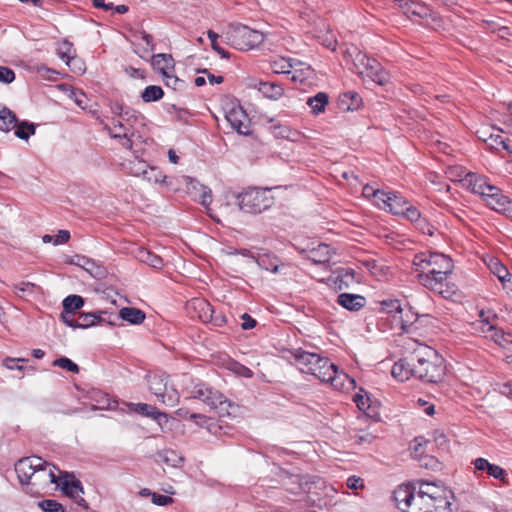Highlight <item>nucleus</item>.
I'll list each match as a JSON object with an SVG mask.
<instances>
[{"instance_id": "f257e3e1", "label": "nucleus", "mask_w": 512, "mask_h": 512, "mask_svg": "<svg viewBox=\"0 0 512 512\" xmlns=\"http://www.w3.org/2000/svg\"><path fill=\"white\" fill-rule=\"evenodd\" d=\"M293 357L301 372L311 374L322 382H330L335 389H343L345 382L350 385L355 383L354 379L340 371L328 358L302 349H296L293 352Z\"/></svg>"}, {"instance_id": "f03ea898", "label": "nucleus", "mask_w": 512, "mask_h": 512, "mask_svg": "<svg viewBox=\"0 0 512 512\" xmlns=\"http://www.w3.org/2000/svg\"><path fill=\"white\" fill-rule=\"evenodd\" d=\"M412 360H415V378L429 383H437L444 378V359L435 349L418 344L412 352Z\"/></svg>"}, {"instance_id": "7ed1b4c3", "label": "nucleus", "mask_w": 512, "mask_h": 512, "mask_svg": "<svg viewBox=\"0 0 512 512\" xmlns=\"http://www.w3.org/2000/svg\"><path fill=\"white\" fill-rule=\"evenodd\" d=\"M273 203L274 198L268 188H249L238 195L239 208L246 213H261L269 209Z\"/></svg>"}, {"instance_id": "20e7f679", "label": "nucleus", "mask_w": 512, "mask_h": 512, "mask_svg": "<svg viewBox=\"0 0 512 512\" xmlns=\"http://www.w3.org/2000/svg\"><path fill=\"white\" fill-rule=\"evenodd\" d=\"M192 395L194 398L204 402L211 409L217 410L220 416H229L231 414L230 409L235 408L222 393L203 383L195 385Z\"/></svg>"}, {"instance_id": "39448f33", "label": "nucleus", "mask_w": 512, "mask_h": 512, "mask_svg": "<svg viewBox=\"0 0 512 512\" xmlns=\"http://www.w3.org/2000/svg\"><path fill=\"white\" fill-rule=\"evenodd\" d=\"M149 390L157 397L158 401L169 407H175L179 403L178 391L168 385V376L164 373L149 375L147 378Z\"/></svg>"}, {"instance_id": "423d86ee", "label": "nucleus", "mask_w": 512, "mask_h": 512, "mask_svg": "<svg viewBox=\"0 0 512 512\" xmlns=\"http://www.w3.org/2000/svg\"><path fill=\"white\" fill-rule=\"evenodd\" d=\"M232 39L238 49L249 50L259 46L264 41V35L258 30L241 25L234 29Z\"/></svg>"}, {"instance_id": "0eeeda50", "label": "nucleus", "mask_w": 512, "mask_h": 512, "mask_svg": "<svg viewBox=\"0 0 512 512\" xmlns=\"http://www.w3.org/2000/svg\"><path fill=\"white\" fill-rule=\"evenodd\" d=\"M225 118L239 134L249 135L251 133L250 118L238 103L232 102L230 105H227Z\"/></svg>"}, {"instance_id": "6e6552de", "label": "nucleus", "mask_w": 512, "mask_h": 512, "mask_svg": "<svg viewBox=\"0 0 512 512\" xmlns=\"http://www.w3.org/2000/svg\"><path fill=\"white\" fill-rule=\"evenodd\" d=\"M373 197L380 208L388 209L395 215H402L405 207L409 204L406 199L395 192L377 190L373 191Z\"/></svg>"}, {"instance_id": "1a4fd4ad", "label": "nucleus", "mask_w": 512, "mask_h": 512, "mask_svg": "<svg viewBox=\"0 0 512 512\" xmlns=\"http://www.w3.org/2000/svg\"><path fill=\"white\" fill-rule=\"evenodd\" d=\"M41 465H44V460L37 456L24 457L18 460L15 464V472L17 474L19 483L22 486L29 487L36 469Z\"/></svg>"}, {"instance_id": "9d476101", "label": "nucleus", "mask_w": 512, "mask_h": 512, "mask_svg": "<svg viewBox=\"0 0 512 512\" xmlns=\"http://www.w3.org/2000/svg\"><path fill=\"white\" fill-rule=\"evenodd\" d=\"M54 468L53 465L44 461V465L36 469L32 482L29 485L30 489H27L26 492H34V488H36V490L46 489L50 485L57 483Z\"/></svg>"}, {"instance_id": "9b49d317", "label": "nucleus", "mask_w": 512, "mask_h": 512, "mask_svg": "<svg viewBox=\"0 0 512 512\" xmlns=\"http://www.w3.org/2000/svg\"><path fill=\"white\" fill-rule=\"evenodd\" d=\"M449 274L435 272V274L421 271L417 274V279L420 284L431 291L439 293L444 297L449 296V290L446 289V280Z\"/></svg>"}, {"instance_id": "f8f14e48", "label": "nucleus", "mask_w": 512, "mask_h": 512, "mask_svg": "<svg viewBox=\"0 0 512 512\" xmlns=\"http://www.w3.org/2000/svg\"><path fill=\"white\" fill-rule=\"evenodd\" d=\"M428 261V269L426 272L435 274V272L443 274H451L453 271L452 259L442 253H430Z\"/></svg>"}, {"instance_id": "ddd939ff", "label": "nucleus", "mask_w": 512, "mask_h": 512, "mask_svg": "<svg viewBox=\"0 0 512 512\" xmlns=\"http://www.w3.org/2000/svg\"><path fill=\"white\" fill-rule=\"evenodd\" d=\"M414 365L415 360H412L411 353L408 357L400 359L394 363L391 374L395 379L399 381L408 380L411 377H414Z\"/></svg>"}, {"instance_id": "4468645a", "label": "nucleus", "mask_w": 512, "mask_h": 512, "mask_svg": "<svg viewBox=\"0 0 512 512\" xmlns=\"http://www.w3.org/2000/svg\"><path fill=\"white\" fill-rule=\"evenodd\" d=\"M504 131L500 128L493 127L488 137H483V142L486 143L487 147L491 150H505L511 153L509 145V137L503 136Z\"/></svg>"}, {"instance_id": "2eb2a0df", "label": "nucleus", "mask_w": 512, "mask_h": 512, "mask_svg": "<svg viewBox=\"0 0 512 512\" xmlns=\"http://www.w3.org/2000/svg\"><path fill=\"white\" fill-rule=\"evenodd\" d=\"M465 182L471 188L473 193L479 194L485 199L491 192H495V186L490 185L484 178L474 173H468L465 177Z\"/></svg>"}, {"instance_id": "dca6fc26", "label": "nucleus", "mask_w": 512, "mask_h": 512, "mask_svg": "<svg viewBox=\"0 0 512 512\" xmlns=\"http://www.w3.org/2000/svg\"><path fill=\"white\" fill-rule=\"evenodd\" d=\"M473 464L476 471H485L489 476L508 483L507 474L500 466L489 463L485 458H476Z\"/></svg>"}, {"instance_id": "f3484780", "label": "nucleus", "mask_w": 512, "mask_h": 512, "mask_svg": "<svg viewBox=\"0 0 512 512\" xmlns=\"http://www.w3.org/2000/svg\"><path fill=\"white\" fill-rule=\"evenodd\" d=\"M393 495L397 507L404 512H410L415 491L409 486L400 485L394 491Z\"/></svg>"}, {"instance_id": "a211bd4d", "label": "nucleus", "mask_w": 512, "mask_h": 512, "mask_svg": "<svg viewBox=\"0 0 512 512\" xmlns=\"http://www.w3.org/2000/svg\"><path fill=\"white\" fill-rule=\"evenodd\" d=\"M365 77L369 78L378 85H385L390 79L389 73L374 58H372L368 69L365 70L364 78Z\"/></svg>"}, {"instance_id": "6ab92c4d", "label": "nucleus", "mask_w": 512, "mask_h": 512, "mask_svg": "<svg viewBox=\"0 0 512 512\" xmlns=\"http://www.w3.org/2000/svg\"><path fill=\"white\" fill-rule=\"evenodd\" d=\"M333 249L328 244L320 243L308 251L307 258L316 264H325L330 261Z\"/></svg>"}, {"instance_id": "aec40b11", "label": "nucleus", "mask_w": 512, "mask_h": 512, "mask_svg": "<svg viewBox=\"0 0 512 512\" xmlns=\"http://www.w3.org/2000/svg\"><path fill=\"white\" fill-rule=\"evenodd\" d=\"M337 303L349 311H358L365 306L366 299L358 294L341 293Z\"/></svg>"}, {"instance_id": "412c9836", "label": "nucleus", "mask_w": 512, "mask_h": 512, "mask_svg": "<svg viewBox=\"0 0 512 512\" xmlns=\"http://www.w3.org/2000/svg\"><path fill=\"white\" fill-rule=\"evenodd\" d=\"M189 307L197 312L198 318L202 322H208L213 319L214 308L207 300L203 298L192 299Z\"/></svg>"}, {"instance_id": "4be33fe9", "label": "nucleus", "mask_w": 512, "mask_h": 512, "mask_svg": "<svg viewBox=\"0 0 512 512\" xmlns=\"http://www.w3.org/2000/svg\"><path fill=\"white\" fill-rule=\"evenodd\" d=\"M331 280L333 281L336 289H346L355 282V272L350 268H341L334 273Z\"/></svg>"}, {"instance_id": "5701e85b", "label": "nucleus", "mask_w": 512, "mask_h": 512, "mask_svg": "<svg viewBox=\"0 0 512 512\" xmlns=\"http://www.w3.org/2000/svg\"><path fill=\"white\" fill-rule=\"evenodd\" d=\"M432 13L431 8L422 2L411 1L404 6V14L409 18L427 19L432 16Z\"/></svg>"}, {"instance_id": "b1692460", "label": "nucleus", "mask_w": 512, "mask_h": 512, "mask_svg": "<svg viewBox=\"0 0 512 512\" xmlns=\"http://www.w3.org/2000/svg\"><path fill=\"white\" fill-rule=\"evenodd\" d=\"M487 265L491 273L494 274L503 285H505L506 282H510V272L498 258H490Z\"/></svg>"}, {"instance_id": "393cba45", "label": "nucleus", "mask_w": 512, "mask_h": 512, "mask_svg": "<svg viewBox=\"0 0 512 512\" xmlns=\"http://www.w3.org/2000/svg\"><path fill=\"white\" fill-rule=\"evenodd\" d=\"M362 104V98L356 92L349 91L343 93L339 98V106L342 110L354 111Z\"/></svg>"}, {"instance_id": "a878e982", "label": "nucleus", "mask_w": 512, "mask_h": 512, "mask_svg": "<svg viewBox=\"0 0 512 512\" xmlns=\"http://www.w3.org/2000/svg\"><path fill=\"white\" fill-rule=\"evenodd\" d=\"M152 65L162 75H166L170 70L174 69V59L170 54H157L152 57Z\"/></svg>"}, {"instance_id": "bb28decb", "label": "nucleus", "mask_w": 512, "mask_h": 512, "mask_svg": "<svg viewBox=\"0 0 512 512\" xmlns=\"http://www.w3.org/2000/svg\"><path fill=\"white\" fill-rule=\"evenodd\" d=\"M487 204L498 212H504L510 204L508 197L500 193L499 189L495 187V192H491L485 199Z\"/></svg>"}, {"instance_id": "cd10ccee", "label": "nucleus", "mask_w": 512, "mask_h": 512, "mask_svg": "<svg viewBox=\"0 0 512 512\" xmlns=\"http://www.w3.org/2000/svg\"><path fill=\"white\" fill-rule=\"evenodd\" d=\"M432 499L419 491L415 492L410 512H433Z\"/></svg>"}, {"instance_id": "c85d7f7f", "label": "nucleus", "mask_w": 512, "mask_h": 512, "mask_svg": "<svg viewBox=\"0 0 512 512\" xmlns=\"http://www.w3.org/2000/svg\"><path fill=\"white\" fill-rule=\"evenodd\" d=\"M107 311H97L93 313H80L79 319L75 323L76 328H88L97 323V319L100 321H106L102 315H106Z\"/></svg>"}, {"instance_id": "c756f323", "label": "nucleus", "mask_w": 512, "mask_h": 512, "mask_svg": "<svg viewBox=\"0 0 512 512\" xmlns=\"http://www.w3.org/2000/svg\"><path fill=\"white\" fill-rule=\"evenodd\" d=\"M145 317V313L142 310L133 307H124L119 312V318L131 324H141Z\"/></svg>"}, {"instance_id": "7c9ffc66", "label": "nucleus", "mask_w": 512, "mask_h": 512, "mask_svg": "<svg viewBox=\"0 0 512 512\" xmlns=\"http://www.w3.org/2000/svg\"><path fill=\"white\" fill-rule=\"evenodd\" d=\"M258 90L267 98L277 100L282 97L284 89L281 85L272 82H259Z\"/></svg>"}, {"instance_id": "2f4dec72", "label": "nucleus", "mask_w": 512, "mask_h": 512, "mask_svg": "<svg viewBox=\"0 0 512 512\" xmlns=\"http://www.w3.org/2000/svg\"><path fill=\"white\" fill-rule=\"evenodd\" d=\"M18 119L16 115L7 107L0 108V130L9 132L16 127Z\"/></svg>"}, {"instance_id": "473e14b6", "label": "nucleus", "mask_w": 512, "mask_h": 512, "mask_svg": "<svg viewBox=\"0 0 512 512\" xmlns=\"http://www.w3.org/2000/svg\"><path fill=\"white\" fill-rule=\"evenodd\" d=\"M329 97L324 92H319L313 97H309L307 105L311 108V112L315 115L323 112L328 104Z\"/></svg>"}, {"instance_id": "72a5a7b5", "label": "nucleus", "mask_w": 512, "mask_h": 512, "mask_svg": "<svg viewBox=\"0 0 512 512\" xmlns=\"http://www.w3.org/2000/svg\"><path fill=\"white\" fill-rule=\"evenodd\" d=\"M61 484L62 491L73 499H77V497H79V494L83 493V487L79 480L64 479Z\"/></svg>"}, {"instance_id": "f704fd0d", "label": "nucleus", "mask_w": 512, "mask_h": 512, "mask_svg": "<svg viewBox=\"0 0 512 512\" xmlns=\"http://www.w3.org/2000/svg\"><path fill=\"white\" fill-rule=\"evenodd\" d=\"M160 459L171 467H180L184 458L175 450L167 449L159 454Z\"/></svg>"}, {"instance_id": "c9c22d12", "label": "nucleus", "mask_w": 512, "mask_h": 512, "mask_svg": "<svg viewBox=\"0 0 512 512\" xmlns=\"http://www.w3.org/2000/svg\"><path fill=\"white\" fill-rule=\"evenodd\" d=\"M163 95L164 91L160 86L149 85L143 90L141 98L145 103H150L160 100Z\"/></svg>"}, {"instance_id": "e433bc0d", "label": "nucleus", "mask_w": 512, "mask_h": 512, "mask_svg": "<svg viewBox=\"0 0 512 512\" xmlns=\"http://www.w3.org/2000/svg\"><path fill=\"white\" fill-rule=\"evenodd\" d=\"M135 412L151 417L153 419H159L160 417H166L165 413L159 412L154 406L145 403L132 404Z\"/></svg>"}, {"instance_id": "4c0bfd02", "label": "nucleus", "mask_w": 512, "mask_h": 512, "mask_svg": "<svg viewBox=\"0 0 512 512\" xmlns=\"http://www.w3.org/2000/svg\"><path fill=\"white\" fill-rule=\"evenodd\" d=\"M142 178L146 180L148 183H164L166 179V175L156 166H148Z\"/></svg>"}, {"instance_id": "58836bf2", "label": "nucleus", "mask_w": 512, "mask_h": 512, "mask_svg": "<svg viewBox=\"0 0 512 512\" xmlns=\"http://www.w3.org/2000/svg\"><path fill=\"white\" fill-rule=\"evenodd\" d=\"M372 58L368 57L366 54L362 52H358L355 55V58L353 60V67L355 72L360 75L362 78H364L365 70L368 69V66L371 62Z\"/></svg>"}, {"instance_id": "ea45409f", "label": "nucleus", "mask_w": 512, "mask_h": 512, "mask_svg": "<svg viewBox=\"0 0 512 512\" xmlns=\"http://www.w3.org/2000/svg\"><path fill=\"white\" fill-rule=\"evenodd\" d=\"M445 490L446 489L442 485L428 481H421L418 491L425 496L429 495V498L432 499L434 496H437V494L445 492Z\"/></svg>"}, {"instance_id": "a19ab883", "label": "nucleus", "mask_w": 512, "mask_h": 512, "mask_svg": "<svg viewBox=\"0 0 512 512\" xmlns=\"http://www.w3.org/2000/svg\"><path fill=\"white\" fill-rule=\"evenodd\" d=\"M149 165L138 158L130 160L125 168L133 176L142 177Z\"/></svg>"}, {"instance_id": "79ce46f5", "label": "nucleus", "mask_w": 512, "mask_h": 512, "mask_svg": "<svg viewBox=\"0 0 512 512\" xmlns=\"http://www.w3.org/2000/svg\"><path fill=\"white\" fill-rule=\"evenodd\" d=\"M136 38L139 39L141 43L145 45V48L144 53H141L139 50H135V53L138 54L141 58L146 59L149 52L154 49L153 37L146 31H140L136 35Z\"/></svg>"}, {"instance_id": "37998d69", "label": "nucleus", "mask_w": 512, "mask_h": 512, "mask_svg": "<svg viewBox=\"0 0 512 512\" xmlns=\"http://www.w3.org/2000/svg\"><path fill=\"white\" fill-rule=\"evenodd\" d=\"M84 264L86 266L83 269L96 279H103L107 275L106 268L97 264L92 259H90V261H84Z\"/></svg>"}, {"instance_id": "c03bdc74", "label": "nucleus", "mask_w": 512, "mask_h": 512, "mask_svg": "<svg viewBox=\"0 0 512 512\" xmlns=\"http://www.w3.org/2000/svg\"><path fill=\"white\" fill-rule=\"evenodd\" d=\"M448 493L450 492L445 490V492L439 493L432 498L433 512H441L450 507L451 503L448 500Z\"/></svg>"}, {"instance_id": "a18cd8bd", "label": "nucleus", "mask_w": 512, "mask_h": 512, "mask_svg": "<svg viewBox=\"0 0 512 512\" xmlns=\"http://www.w3.org/2000/svg\"><path fill=\"white\" fill-rule=\"evenodd\" d=\"M62 305L63 309L76 313L84 306V299L79 295H69L63 300Z\"/></svg>"}, {"instance_id": "49530a36", "label": "nucleus", "mask_w": 512, "mask_h": 512, "mask_svg": "<svg viewBox=\"0 0 512 512\" xmlns=\"http://www.w3.org/2000/svg\"><path fill=\"white\" fill-rule=\"evenodd\" d=\"M58 56L65 61L67 66H70L74 61V54L72 44L68 41L62 42L57 49Z\"/></svg>"}, {"instance_id": "de8ad7c7", "label": "nucleus", "mask_w": 512, "mask_h": 512, "mask_svg": "<svg viewBox=\"0 0 512 512\" xmlns=\"http://www.w3.org/2000/svg\"><path fill=\"white\" fill-rule=\"evenodd\" d=\"M139 258L141 261L146 263L147 265L153 267V268H160L163 264L162 258L147 251V250H141Z\"/></svg>"}, {"instance_id": "09e8293b", "label": "nucleus", "mask_w": 512, "mask_h": 512, "mask_svg": "<svg viewBox=\"0 0 512 512\" xmlns=\"http://www.w3.org/2000/svg\"><path fill=\"white\" fill-rule=\"evenodd\" d=\"M35 133V126L28 122H22L16 125L15 135L22 139L28 140Z\"/></svg>"}, {"instance_id": "8fccbe9b", "label": "nucleus", "mask_w": 512, "mask_h": 512, "mask_svg": "<svg viewBox=\"0 0 512 512\" xmlns=\"http://www.w3.org/2000/svg\"><path fill=\"white\" fill-rule=\"evenodd\" d=\"M292 64L289 59L281 58L271 63V69L277 74H289Z\"/></svg>"}, {"instance_id": "3c124183", "label": "nucleus", "mask_w": 512, "mask_h": 512, "mask_svg": "<svg viewBox=\"0 0 512 512\" xmlns=\"http://www.w3.org/2000/svg\"><path fill=\"white\" fill-rule=\"evenodd\" d=\"M352 439L354 440V443L355 444H358V445H362V446H365V445H370L372 444L375 439H376V436L373 435L372 433L370 432H367V431H359L357 432L353 437Z\"/></svg>"}, {"instance_id": "603ef678", "label": "nucleus", "mask_w": 512, "mask_h": 512, "mask_svg": "<svg viewBox=\"0 0 512 512\" xmlns=\"http://www.w3.org/2000/svg\"><path fill=\"white\" fill-rule=\"evenodd\" d=\"M53 366L60 367L72 373H78L79 367L76 363L67 357H60L53 361Z\"/></svg>"}, {"instance_id": "864d4df0", "label": "nucleus", "mask_w": 512, "mask_h": 512, "mask_svg": "<svg viewBox=\"0 0 512 512\" xmlns=\"http://www.w3.org/2000/svg\"><path fill=\"white\" fill-rule=\"evenodd\" d=\"M35 287L36 285L34 283L24 281L14 285L15 293L19 297L32 295L34 293Z\"/></svg>"}, {"instance_id": "5fc2aeb1", "label": "nucleus", "mask_w": 512, "mask_h": 512, "mask_svg": "<svg viewBox=\"0 0 512 512\" xmlns=\"http://www.w3.org/2000/svg\"><path fill=\"white\" fill-rule=\"evenodd\" d=\"M39 507L45 512H64L62 505L51 499L39 502Z\"/></svg>"}, {"instance_id": "6e6d98bb", "label": "nucleus", "mask_w": 512, "mask_h": 512, "mask_svg": "<svg viewBox=\"0 0 512 512\" xmlns=\"http://www.w3.org/2000/svg\"><path fill=\"white\" fill-rule=\"evenodd\" d=\"M402 216L406 217L411 222H416L417 225L422 220L421 213L418 210V208L410 204H408L407 207H405Z\"/></svg>"}, {"instance_id": "4d7b16f0", "label": "nucleus", "mask_w": 512, "mask_h": 512, "mask_svg": "<svg viewBox=\"0 0 512 512\" xmlns=\"http://www.w3.org/2000/svg\"><path fill=\"white\" fill-rule=\"evenodd\" d=\"M430 253H418L413 258V265L417 267L416 271L420 273L421 271H424L425 269H428V259H429Z\"/></svg>"}, {"instance_id": "13d9d810", "label": "nucleus", "mask_w": 512, "mask_h": 512, "mask_svg": "<svg viewBox=\"0 0 512 512\" xmlns=\"http://www.w3.org/2000/svg\"><path fill=\"white\" fill-rule=\"evenodd\" d=\"M139 116L140 114L136 110L126 106L123 113H121L120 119L132 127Z\"/></svg>"}, {"instance_id": "bf43d9fd", "label": "nucleus", "mask_w": 512, "mask_h": 512, "mask_svg": "<svg viewBox=\"0 0 512 512\" xmlns=\"http://www.w3.org/2000/svg\"><path fill=\"white\" fill-rule=\"evenodd\" d=\"M208 38L211 41L212 49L221 55L222 58H229V53L225 51L223 48H221L217 42L218 34L212 30H209L207 32Z\"/></svg>"}, {"instance_id": "052dcab7", "label": "nucleus", "mask_w": 512, "mask_h": 512, "mask_svg": "<svg viewBox=\"0 0 512 512\" xmlns=\"http://www.w3.org/2000/svg\"><path fill=\"white\" fill-rule=\"evenodd\" d=\"M165 78V83L168 87H171L173 90H182L185 87V82L179 79L177 76L167 73L163 75Z\"/></svg>"}, {"instance_id": "680f3d73", "label": "nucleus", "mask_w": 512, "mask_h": 512, "mask_svg": "<svg viewBox=\"0 0 512 512\" xmlns=\"http://www.w3.org/2000/svg\"><path fill=\"white\" fill-rule=\"evenodd\" d=\"M428 444V441L424 440L423 438H416L414 440V446L412 448V456L415 458V459H422V457L424 456V452H425V448L424 446H426Z\"/></svg>"}, {"instance_id": "e2e57ef3", "label": "nucleus", "mask_w": 512, "mask_h": 512, "mask_svg": "<svg viewBox=\"0 0 512 512\" xmlns=\"http://www.w3.org/2000/svg\"><path fill=\"white\" fill-rule=\"evenodd\" d=\"M200 191L199 202L202 206L207 208L212 203V191L204 185H200Z\"/></svg>"}, {"instance_id": "0e129e2a", "label": "nucleus", "mask_w": 512, "mask_h": 512, "mask_svg": "<svg viewBox=\"0 0 512 512\" xmlns=\"http://www.w3.org/2000/svg\"><path fill=\"white\" fill-rule=\"evenodd\" d=\"M15 79V73L11 68L0 66V82L10 84Z\"/></svg>"}, {"instance_id": "69168bd1", "label": "nucleus", "mask_w": 512, "mask_h": 512, "mask_svg": "<svg viewBox=\"0 0 512 512\" xmlns=\"http://www.w3.org/2000/svg\"><path fill=\"white\" fill-rule=\"evenodd\" d=\"M231 370L235 374H237L239 376H242V377H245V378L253 377V371L250 368H248V367H246V366H244V365H242L240 363H237V362L232 364Z\"/></svg>"}, {"instance_id": "338daca9", "label": "nucleus", "mask_w": 512, "mask_h": 512, "mask_svg": "<svg viewBox=\"0 0 512 512\" xmlns=\"http://www.w3.org/2000/svg\"><path fill=\"white\" fill-rule=\"evenodd\" d=\"M27 360L24 358H11L7 357L3 360L2 364L4 367H6L9 370L17 369L19 371H22L24 369L23 366L17 365L18 362H26Z\"/></svg>"}, {"instance_id": "774afa93", "label": "nucleus", "mask_w": 512, "mask_h": 512, "mask_svg": "<svg viewBox=\"0 0 512 512\" xmlns=\"http://www.w3.org/2000/svg\"><path fill=\"white\" fill-rule=\"evenodd\" d=\"M152 503L157 506H167L174 502V499L170 496L161 495L157 493L152 494Z\"/></svg>"}]
</instances>
